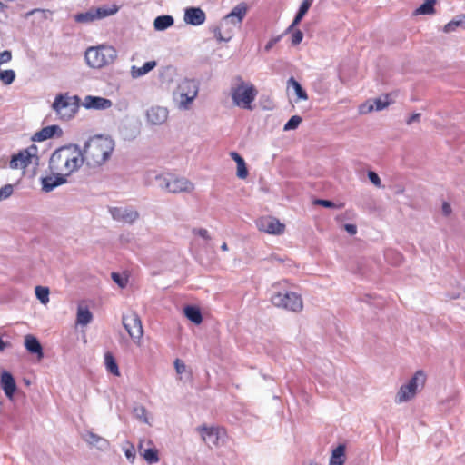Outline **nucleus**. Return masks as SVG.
<instances>
[{
  "label": "nucleus",
  "instance_id": "1",
  "mask_svg": "<svg viewBox=\"0 0 465 465\" xmlns=\"http://www.w3.org/2000/svg\"><path fill=\"white\" fill-rule=\"evenodd\" d=\"M83 155L77 145L62 146L51 155L49 167L54 174L65 179L76 172L83 164Z\"/></svg>",
  "mask_w": 465,
  "mask_h": 465
},
{
  "label": "nucleus",
  "instance_id": "2",
  "mask_svg": "<svg viewBox=\"0 0 465 465\" xmlns=\"http://www.w3.org/2000/svg\"><path fill=\"white\" fill-rule=\"evenodd\" d=\"M114 150L113 139L104 135H94L84 143L82 152L83 161L89 167L95 168L104 164Z\"/></svg>",
  "mask_w": 465,
  "mask_h": 465
},
{
  "label": "nucleus",
  "instance_id": "3",
  "mask_svg": "<svg viewBox=\"0 0 465 465\" xmlns=\"http://www.w3.org/2000/svg\"><path fill=\"white\" fill-rule=\"evenodd\" d=\"M290 285L287 280L279 281L272 285L270 301L277 308L292 312H300L303 309L302 295L287 289Z\"/></svg>",
  "mask_w": 465,
  "mask_h": 465
},
{
  "label": "nucleus",
  "instance_id": "4",
  "mask_svg": "<svg viewBox=\"0 0 465 465\" xmlns=\"http://www.w3.org/2000/svg\"><path fill=\"white\" fill-rule=\"evenodd\" d=\"M258 94V90L250 82H245L241 76L234 79L231 87V96L233 104L242 109L252 110V104Z\"/></svg>",
  "mask_w": 465,
  "mask_h": 465
},
{
  "label": "nucleus",
  "instance_id": "5",
  "mask_svg": "<svg viewBox=\"0 0 465 465\" xmlns=\"http://www.w3.org/2000/svg\"><path fill=\"white\" fill-rule=\"evenodd\" d=\"M79 101L76 95L71 96L68 94H59L55 96L52 108L60 120L67 121L77 113Z\"/></svg>",
  "mask_w": 465,
  "mask_h": 465
},
{
  "label": "nucleus",
  "instance_id": "6",
  "mask_svg": "<svg viewBox=\"0 0 465 465\" xmlns=\"http://www.w3.org/2000/svg\"><path fill=\"white\" fill-rule=\"evenodd\" d=\"M116 57L115 50L111 46L90 47L85 52L87 64L93 68H102L112 63Z\"/></svg>",
  "mask_w": 465,
  "mask_h": 465
},
{
  "label": "nucleus",
  "instance_id": "7",
  "mask_svg": "<svg viewBox=\"0 0 465 465\" xmlns=\"http://www.w3.org/2000/svg\"><path fill=\"white\" fill-rule=\"evenodd\" d=\"M426 382V375L422 371L415 372L407 384L401 385L396 394V402L402 403L414 398L419 387L423 388Z\"/></svg>",
  "mask_w": 465,
  "mask_h": 465
},
{
  "label": "nucleus",
  "instance_id": "8",
  "mask_svg": "<svg viewBox=\"0 0 465 465\" xmlns=\"http://www.w3.org/2000/svg\"><path fill=\"white\" fill-rule=\"evenodd\" d=\"M38 150L35 145H30L29 147L20 150L17 153L12 155L9 162V166L14 170L25 171L29 165L38 164Z\"/></svg>",
  "mask_w": 465,
  "mask_h": 465
},
{
  "label": "nucleus",
  "instance_id": "9",
  "mask_svg": "<svg viewBox=\"0 0 465 465\" xmlns=\"http://www.w3.org/2000/svg\"><path fill=\"white\" fill-rule=\"evenodd\" d=\"M122 322L133 341L140 346L142 344L143 329L139 315L134 312H130L123 315Z\"/></svg>",
  "mask_w": 465,
  "mask_h": 465
},
{
  "label": "nucleus",
  "instance_id": "10",
  "mask_svg": "<svg viewBox=\"0 0 465 465\" xmlns=\"http://www.w3.org/2000/svg\"><path fill=\"white\" fill-rule=\"evenodd\" d=\"M256 225L260 231L269 234L280 235L285 231V225L272 216L261 217L256 221Z\"/></svg>",
  "mask_w": 465,
  "mask_h": 465
},
{
  "label": "nucleus",
  "instance_id": "11",
  "mask_svg": "<svg viewBox=\"0 0 465 465\" xmlns=\"http://www.w3.org/2000/svg\"><path fill=\"white\" fill-rule=\"evenodd\" d=\"M140 455L148 464H154L159 461V452L151 440H141L138 444Z\"/></svg>",
  "mask_w": 465,
  "mask_h": 465
},
{
  "label": "nucleus",
  "instance_id": "12",
  "mask_svg": "<svg viewBox=\"0 0 465 465\" xmlns=\"http://www.w3.org/2000/svg\"><path fill=\"white\" fill-rule=\"evenodd\" d=\"M118 8L114 5L112 8L98 7L86 13L76 15V21L81 23L92 22L95 19L104 18L112 15L117 12Z\"/></svg>",
  "mask_w": 465,
  "mask_h": 465
},
{
  "label": "nucleus",
  "instance_id": "13",
  "mask_svg": "<svg viewBox=\"0 0 465 465\" xmlns=\"http://www.w3.org/2000/svg\"><path fill=\"white\" fill-rule=\"evenodd\" d=\"M165 181L164 187L170 193L190 192L193 189V184L185 178L170 175Z\"/></svg>",
  "mask_w": 465,
  "mask_h": 465
},
{
  "label": "nucleus",
  "instance_id": "14",
  "mask_svg": "<svg viewBox=\"0 0 465 465\" xmlns=\"http://www.w3.org/2000/svg\"><path fill=\"white\" fill-rule=\"evenodd\" d=\"M110 213L114 220L127 223H134L139 217L135 210L129 208L114 207Z\"/></svg>",
  "mask_w": 465,
  "mask_h": 465
},
{
  "label": "nucleus",
  "instance_id": "15",
  "mask_svg": "<svg viewBox=\"0 0 465 465\" xmlns=\"http://www.w3.org/2000/svg\"><path fill=\"white\" fill-rule=\"evenodd\" d=\"M389 97V94H385L383 98L379 97L373 100L372 102L368 101L360 106L359 111L362 114H369L374 109L377 111H381L392 103V101L390 100Z\"/></svg>",
  "mask_w": 465,
  "mask_h": 465
},
{
  "label": "nucleus",
  "instance_id": "16",
  "mask_svg": "<svg viewBox=\"0 0 465 465\" xmlns=\"http://www.w3.org/2000/svg\"><path fill=\"white\" fill-rule=\"evenodd\" d=\"M113 105L111 100L100 96L87 95L84 97L83 106L86 109L104 110Z\"/></svg>",
  "mask_w": 465,
  "mask_h": 465
},
{
  "label": "nucleus",
  "instance_id": "17",
  "mask_svg": "<svg viewBox=\"0 0 465 465\" xmlns=\"http://www.w3.org/2000/svg\"><path fill=\"white\" fill-rule=\"evenodd\" d=\"M179 88L181 90V97L184 98L181 103L184 104H190L198 93L197 85L193 80L183 82Z\"/></svg>",
  "mask_w": 465,
  "mask_h": 465
},
{
  "label": "nucleus",
  "instance_id": "18",
  "mask_svg": "<svg viewBox=\"0 0 465 465\" xmlns=\"http://www.w3.org/2000/svg\"><path fill=\"white\" fill-rule=\"evenodd\" d=\"M0 386L3 389L5 396L9 400H13L14 394L16 391V383L10 372L4 371L1 373Z\"/></svg>",
  "mask_w": 465,
  "mask_h": 465
},
{
  "label": "nucleus",
  "instance_id": "19",
  "mask_svg": "<svg viewBox=\"0 0 465 465\" xmlns=\"http://www.w3.org/2000/svg\"><path fill=\"white\" fill-rule=\"evenodd\" d=\"M219 428L217 427H207L203 425L198 428V431L201 433L202 439L207 444H213L217 446L219 444Z\"/></svg>",
  "mask_w": 465,
  "mask_h": 465
},
{
  "label": "nucleus",
  "instance_id": "20",
  "mask_svg": "<svg viewBox=\"0 0 465 465\" xmlns=\"http://www.w3.org/2000/svg\"><path fill=\"white\" fill-rule=\"evenodd\" d=\"M206 18L205 13L198 7H191L186 9L184 20L193 25H200L204 23Z\"/></svg>",
  "mask_w": 465,
  "mask_h": 465
},
{
  "label": "nucleus",
  "instance_id": "21",
  "mask_svg": "<svg viewBox=\"0 0 465 465\" xmlns=\"http://www.w3.org/2000/svg\"><path fill=\"white\" fill-rule=\"evenodd\" d=\"M247 14V5L245 3H241L237 5L229 13L225 19L230 20L232 24H241L242 19Z\"/></svg>",
  "mask_w": 465,
  "mask_h": 465
},
{
  "label": "nucleus",
  "instance_id": "22",
  "mask_svg": "<svg viewBox=\"0 0 465 465\" xmlns=\"http://www.w3.org/2000/svg\"><path fill=\"white\" fill-rule=\"evenodd\" d=\"M84 440L89 445L94 446L101 450H104L109 447V441L106 439H104L97 434H94V432H91V431L87 432L84 436Z\"/></svg>",
  "mask_w": 465,
  "mask_h": 465
},
{
  "label": "nucleus",
  "instance_id": "23",
  "mask_svg": "<svg viewBox=\"0 0 465 465\" xmlns=\"http://www.w3.org/2000/svg\"><path fill=\"white\" fill-rule=\"evenodd\" d=\"M313 0H303L292 25L287 28L286 32H291L293 28L300 24L303 16L307 14L311 5H312Z\"/></svg>",
  "mask_w": 465,
  "mask_h": 465
},
{
  "label": "nucleus",
  "instance_id": "24",
  "mask_svg": "<svg viewBox=\"0 0 465 465\" xmlns=\"http://www.w3.org/2000/svg\"><path fill=\"white\" fill-rule=\"evenodd\" d=\"M57 131H61L57 125H50L44 127L33 135V141L42 142L52 138Z\"/></svg>",
  "mask_w": 465,
  "mask_h": 465
},
{
  "label": "nucleus",
  "instance_id": "25",
  "mask_svg": "<svg viewBox=\"0 0 465 465\" xmlns=\"http://www.w3.org/2000/svg\"><path fill=\"white\" fill-rule=\"evenodd\" d=\"M66 182V179L62 175L55 174L53 176H47L42 179L43 189L45 192L52 191L54 187L63 184Z\"/></svg>",
  "mask_w": 465,
  "mask_h": 465
},
{
  "label": "nucleus",
  "instance_id": "26",
  "mask_svg": "<svg viewBox=\"0 0 465 465\" xmlns=\"http://www.w3.org/2000/svg\"><path fill=\"white\" fill-rule=\"evenodd\" d=\"M148 120L153 124H159L165 121L167 117V111L163 108H151L147 112Z\"/></svg>",
  "mask_w": 465,
  "mask_h": 465
},
{
  "label": "nucleus",
  "instance_id": "27",
  "mask_svg": "<svg viewBox=\"0 0 465 465\" xmlns=\"http://www.w3.org/2000/svg\"><path fill=\"white\" fill-rule=\"evenodd\" d=\"M25 346L31 353H36L39 358L43 357V349L38 340L33 335H26L25 338Z\"/></svg>",
  "mask_w": 465,
  "mask_h": 465
},
{
  "label": "nucleus",
  "instance_id": "28",
  "mask_svg": "<svg viewBox=\"0 0 465 465\" xmlns=\"http://www.w3.org/2000/svg\"><path fill=\"white\" fill-rule=\"evenodd\" d=\"M230 156L237 163V176L240 179H245L248 176V169L244 159L236 152H231Z\"/></svg>",
  "mask_w": 465,
  "mask_h": 465
},
{
  "label": "nucleus",
  "instance_id": "29",
  "mask_svg": "<svg viewBox=\"0 0 465 465\" xmlns=\"http://www.w3.org/2000/svg\"><path fill=\"white\" fill-rule=\"evenodd\" d=\"M184 315L194 324H201L203 322V316L200 309L196 306L188 305L183 309Z\"/></svg>",
  "mask_w": 465,
  "mask_h": 465
},
{
  "label": "nucleus",
  "instance_id": "30",
  "mask_svg": "<svg viewBox=\"0 0 465 465\" xmlns=\"http://www.w3.org/2000/svg\"><path fill=\"white\" fill-rule=\"evenodd\" d=\"M345 463V445L340 444L335 448L330 459V465H343Z\"/></svg>",
  "mask_w": 465,
  "mask_h": 465
},
{
  "label": "nucleus",
  "instance_id": "31",
  "mask_svg": "<svg viewBox=\"0 0 465 465\" xmlns=\"http://www.w3.org/2000/svg\"><path fill=\"white\" fill-rule=\"evenodd\" d=\"M104 364L108 372L112 373L114 376H120V371L118 368V364L116 362L115 358L113 353L107 351L104 354Z\"/></svg>",
  "mask_w": 465,
  "mask_h": 465
},
{
  "label": "nucleus",
  "instance_id": "32",
  "mask_svg": "<svg viewBox=\"0 0 465 465\" xmlns=\"http://www.w3.org/2000/svg\"><path fill=\"white\" fill-rule=\"evenodd\" d=\"M437 0H425L415 11V15L435 14V4Z\"/></svg>",
  "mask_w": 465,
  "mask_h": 465
},
{
  "label": "nucleus",
  "instance_id": "33",
  "mask_svg": "<svg viewBox=\"0 0 465 465\" xmlns=\"http://www.w3.org/2000/svg\"><path fill=\"white\" fill-rule=\"evenodd\" d=\"M155 66H156V62L155 61L146 62L141 67L133 66L132 67V75L134 77H140L142 75L146 74L148 72L153 70Z\"/></svg>",
  "mask_w": 465,
  "mask_h": 465
},
{
  "label": "nucleus",
  "instance_id": "34",
  "mask_svg": "<svg viewBox=\"0 0 465 465\" xmlns=\"http://www.w3.org/2000/svg\"><path fill=\"white\" fill-rule=\"evenodd\" d=\"M173 24V18L171 15H161L154 19L153 25L156 30H165Z\"/></svg>",
  "mask_w": 465,
  "mask_h": 465
},
{
  "label": "nucleus",
  "instance_id": "35",
  "mask_svg": "<svg viewBox=\"0 0 465 465\" xmlns=\"http://www.w3.org/2000/svg\"><path fill=\"white\" fill-rule=\"evenodd\" d=\"M93 315L87 308L78 307L77 311V323L86 325L92 321Z\"/></svg>",
  "mask_w": 465,
  "mask_h": 465
},
{
  "label": "nucleus",
  "instance_id": "36",
  "mask_svg": "<svg viewBox=\"0 0 465 465\" xmlns=\"http://www.w3.org/2000/svg\"><path fill=\"white\" fill-rule=\"evenodd\" d=\"M288 85H291V86L293 87V89L295 91V94H296V95L298 96L299 99H302V100H307L308 99V94H307L306 91L303 90V88L299 84V82H297L293 77H291L288 80Z\"/></svg>",
  "mask_w": 465,
  "mask_h": 465
},
{
  "label": "nucleus",
  "instance_id": "37",
  "mask_svg": "<svg viewBox=\"0 0 465 465\" xmlns=\"http://www.w3.org/2000/svg\"><path fill=\"white\" fill-rule=\"evenodd\" d=\"M465 27V15H460L459 19H453L444 26V32L450 33L455 31L458 27Z\"/></svg>",
  "mask_w": 465,
  "mask_h": 465
},
{
  "label": "nucleus",
  "instance_id": "38",
  "mask_svg": "<svg viewBox=\"0 0 465 465\" xmlns=\"http://www.w3.org/2000/svg\"><path fill=\"white\" fill-rule=\"evenodd\" d=\"M15 73L14 70H0V80L4 84L9 85L15 81Z\"/></svg>",
  "mask_w": 465,
  "mask_h": 465
},
{
  "label": "nucleus",
  "instance_id": "39",
  "mask_svg": "<svg viewBox=\"0 0 465 465\" xmlns=\"http://www.w3.org/2000/svg\"><path fill=\"white\" fill-rule=\"evenodd\" d=\"M35 295L43 304L49 302V289L47 287L36 286Z\"/></svg>",
  "mask_w": 465,
  "mask_h": 465
},
{
  "label": "nucleus",
  "instance_id": "40",
  "mask_svg": "<svg viewBox=\"0 0 465 465\" xmlns=\"http://www.w3.org/2000/svg\"><path fill=\"white\" fill-rule=\"evenodd\" d=\"M302 123V117L298 115L292 116L284 125V130H293Z\"/></svg>",
  "mask_w": 465,
  "mask_h": 465
},
{
  "label": "nucleus",
  "instance_id": "41",
  "mask_svg": "<svg viewBox=\"0 0 465 465\" xmlns=\"http://www.w3.org/2000/svg\"><path fill=\"white\" fill-rule=\"evenodd\" d=\"M314 203L317 204V205H321V206L326 207V208H338V209H341V208L344 207V203L335 204L331 201L322 200V199L316 200L314 202Z\"/></svg>",
  "mask_w": 465,
  "mask_h": 465
},
{
  "label": "nucleus",
  "instance_id": "42",
  "mask_svg": "<svg viewBox=\"0 0 465 465\" xmlns=\"http://www.w3.org/2000/svg\"><path fill=\"white\" fill-rule=\"evenodd\" d=\"M111 276L114 282H116L119 287L124 288L127 285L128 278L126 276H123L117 272H112Z\"/></svg>",
  "mask_w": 465,
  "mask_h": 465
},
{
  "label": "nucleus",
  "instance_id": "43",
  "mask_svg": "<svg viewBox=\"0 0 465 465\" xmlns=\"http://www.w3.org/2000/svg\"><path fill=\"white\" fill-rule=\"evenodd\" d=\"M14 192L13 185L5 184L0 189V201L8 198Z\"/></svg>",
  "mask_w": 465,
  "mask_h": 465
},
{
  "label": "nucleus",
  "instance_id": "44",
  "mask_svg": "<svg viewBox=\"0 0 465 465\" xmlns=\"http://www.w3.org/2000/svg\"><path fill=\"white\" fill-rule=\"evenodd\" d=\"M125 457L131 461L134 462L135 459V448L133 444L128 443V446L124 449Z\"/></svg>",
  "mask_w": 465,
  "mask_h": 465
},
{
  "label": "nucleus",
  "instance_id": "45",
  "mask_svg": "<svg viewBox=\"0 0 465 465\" xmlns=\"http://www.w3.org/2000/svg\"><path fill=\"white\" fill-rule=\"evenodd\" d=\"M303 39V34L301 30H294L292 34V44L293 45H299Z\"/></svg>",
  "mask_w": 465,
  "mask_h": 465
},
{
  "label": "nucleus",
  "instance_id": "46",
  "mask_svg": "<svg viewBox=\"0 0 465 465\" xmlns=\"http://www.w3.org/2000/svg\"><path fill=\"white\" fill-rule=\"evenodd\" d=\"M368 177L370 179V181L377 187H381V179L379 177V175L373 172V171H370L368 173Z\"/></svg>",
  "mask_w": 465,
  "mask_h": 465
},
{
  "label": "nucleus",
  "instance_id": "47",
  "mask_svg": "<svg viewBox=\"0 0 465 465\" xmlns=\"http://www.w3.org/2000/svg\"><path fill=\"white\" fill-rule=\"evenodd\" d=\"M174 368L178 374H182L186 371V365L180 359L174 361Z\"/></svg>",
  "mask_w": 465,
  "mask_h": 465
},
{
  "label": "nucleus",
  "instance_id": "48",
  "mask_svg": "<svg viewBox=\"0 0 465 465\" xmlns=\"http://www.w3.org/2000/svg\"><path fill=\"white\" fill-rule=\"evenodd\" d=\"M193 232L194 234H197V235L201 236L202 238H203L205 240H209L210 239L209 232H208V231L206 229H203V228L193 229Z\"/></svg>",
  "mask_w": 465,
  "mask_h": 465
},
{
  "label": "nucleus",
  "instance_id": "49",
  "mask_svg": "<svg viewBox=\"0 0 465 465\" xmlns=\"http://www.w3.org/2000/svg\"><path fill=\"white\" fill-rule=\"evenodd\" d=\"M442 213L446 216H448L451 213V207H450V203H448L447 202H444L442 204Z\"/></svg>",
  "mask_w": 465,
  "mask_h": 465
},
{
  "label": "nucleus",
  "instance_id": "50",
  "mask_svg": "<svg viewBox=\"0 0 465 465\" xmlns=\"http://www.w3.org/2000/svg\"><path fill=\"white\" fill-rule=\"evenodd\" d=\"M344 228L351 235H354L357 232V228L354 224H345Z\"/></svg>",
  "mask_w": 465,
  "mask_h": 465
},
{
  "label": "nucleus",
  "instance_id": "51",
  "mask_svg": "<svg viewBox=\"0 0 465 465\" xmlns=\"http://www.w3.org/2000/svg\"><path fill=\"white\" fill-rule=\"evenodd\" d=\"M420 114H413L408 120H407V124H411V123L413 122H416V121H419L420 120Z\"/></svg>",
  "mask_w": 465,
  "mask_h": 465
},
{
  "label": "nucleus",
  "instance_id": "52",
  "mask_svg": "<svg viewBox=\"0 0 465 465\" xmlns=\"http://www.w3.org/2000/svg\"><path fill=\"white\" fill-rule=\"evenodd\" d=\"M215 36L220 41H229L231 39V36H228V37L222 36L220 31L219 32H215Z\"/></svg>",
  "mask_w": 465,
  "mask_h": 465
},
{
  "label": "nucleus",
  "instance_id": "53",
  "mask_svg": "<svg viewBox=\"0 0 465 465\" xmlns=\"http://www.w3.org/2000/svg\"><path fill=\"white\" fill-rule=\"evenodd\" d=\"M277 42V39H272L270 40L267 45H265V50L266 51H269L273 45L274 44Z\"/></svg>",
  "mask_w": 465,
  "mask_h": 465
},
{
  "label": "nucleus",
  "instance_id": "54",
  "mask_svg": "<svg viewBox=\"0 0 465 465\" xmlns=\"http://www.w3.org/2000/svg\"><path fill=\"white\" fill-rule=\"evenodd\" d=\"M9 346V343L8 342H5L2 340V338L0 337V351H3L6 347Z\"/></svg>",
  "mask_w": 465,
  "mask_h": 465
},
{
  "label": "nucleus",
  "instance_id": "55",
  "mask_svg": "<svg viewBox=\"0 0 465 465\" xmlns=\"http://www.w3.org/2000/svg\"><path fill=\"white\" fill-rule=\"evenodd\" d=\"M221 249L223 251V252H226L228 251V245L226 242H223L221 246Z\"/></svg>",
  "mask_w": 465,
  "mask_h": 465
}]
</instances>
